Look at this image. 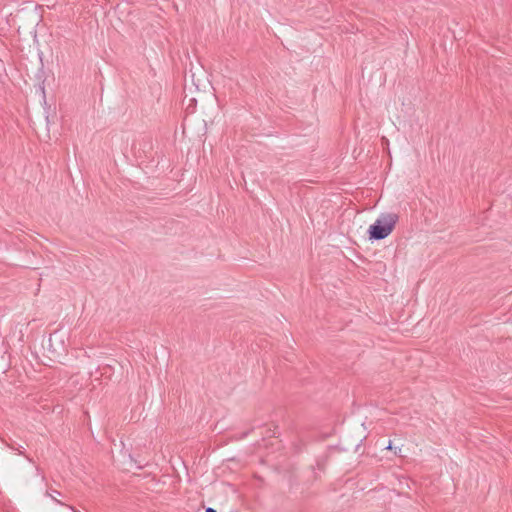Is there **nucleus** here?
I'll list each match as a JSON object with an SVG mask.
<instances>
[{"instance_id": "obj_1", "label": "nucleus", "mask_w": 512, "mask_h": 512, "mask_svg": "<svg viewBox=\"0 0 512 512\" xmlns=\"http://www.w3.org/2000/svg\"><path fill=\"white\" fill-rule=\"evenodd\" d=\"M397 221L398 215L395 213L381 214L369 228L370 239L381 240L386 238L393 231Z\"/></svg>"}, {"instance_id": "obj_2", "label": "nucleus", "mask_w": 512, "mask_h": 512, "mask_svg": "<svg viewBox=\"0 0 512 512\" xmlns=\"http://www.w3.org/2000/svg\"><path fill=\"white\" fill-rule=\"evenodd\" d=\"M206 512H216L213 508H207Z\"/></svg>"}, {"instance_id": "obj_3", "label": "nucleus", "mask_w": 512, "mask_h": 512, "mask_svg": "<svg viewBox=\"0 0 512 512\" xmlns=\"http://www.w3.org/2000/svg\"><path fill=\"white\" fill-rule=\"evenodd\" d=\"M386 449H388V450H391V449H392V443H391V442H389V445L387 446V448H386Z\"/></svg>"}]
</instances>
